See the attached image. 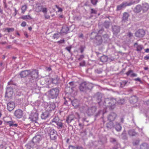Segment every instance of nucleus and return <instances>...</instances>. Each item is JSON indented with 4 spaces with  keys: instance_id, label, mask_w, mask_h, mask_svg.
Here are the masks:
<instances>
[{
    "instance_id": "obj_1",
    "label": "nucleus",
    "mask_w": 149,
    "mask_h": 149,
    "mask_svg": "<svg viewBox=\"0 0 149 149\" xmlns=\"http://www.w3.org/2000/svg\"><path fill=\"white\" fill-rule=\"evenodd\" d=\"M59 93V90L57 88H54L50 89L49 92L50 97L52 99L57 98Z\"/></svg>"
},
{
    "instance_id": "obj_2",
    "label": "nucleus",
    "mask_w": 149,
    "mask_h": 149,
    "mask_svg": "<svg viewBox=\"0 0 149 149\" xmlns=\"http://www.w3.org/2000/svg\"><path fill=\"white\" fill-rule=\"evenodd\" d=\"M41 140V137L40 135H37L35 136L32 139V142L33 143L31 144V145H28L26 146L27 148L29 149H31V146L33 144V143L36 144L38 143Z\"/></svg>"
},
{
    "instance_id": "obj_3",
    "label": "nucleus",
    "mask_w": 149,
    "mask_h": 149,
    "mask_svg": "<svg viewBox=\"0 0 149 149\" xmlns=\"http://www.w3.org/2000/svg\"><path fill=\"white\" fill-rule=\"evenodd\" d=\"M15 116L18 118H21L23 116V112L20 109H18L15 110L14 112Z\"/></svg>"
},
{
    "instance_id": "obj_4",
    "label": "nucleus",
    "mask_w": 149,
    "mask_h": 149,
    "mask_svg": "<svg viewBox=\"0 0 149 149\" xmlns=\"http://www.w3.org/2000/svg\"><path fill=\"white\" fill-rule=\"evenodd\" d=\"M49 136L52 140H55L58 136L57 132L55 130H51L50 131Z\"/></svg>"
},
{
    "instance_id": "obj_5",
    "label": "nucleus",
    "mask_w": 149,
    "mask_h": 149,
    "mask_svg": "<svg viewBox=\"0 0 149 149\" xmlns=\"http://www.w3.org/2000/svg\"><path fill=\"white\" fill-rule=\"evenodd\" d=\"M145 34V31L143 29H139L135 33V36L139 38H142L144 36Z\"/></svg>"
},
{
    "instance_id": "obj_6",
    "label": "nucleus",
    "mask_w": 149,
    "mask_h": 149,
    "mask_svg": "<svg viewBox=\"0 0 149 149\" xmlns=\"http://www.w3.org/2000/svg\"><path fill=\"white\" fill-rule=\"evenodd\" d=\"M51 111H47L42 112L41 116V119L43 120H45L51 116Z\"/></svg>"
},
{
    "instance_id": "obj_7",
    "label": "nucleus",
    "mask_w": 149,
    "mask_h": 149,
    "mask_svg": "<svg viewBox=\"0 0 149 149\" xmlns=\"http://www.w3.org/2000/svg\"><path fill=\"white\" fill-rule=\"evenodd\" d=\"M31 74L30 70H25L22 71L19 73L20 77L21 78H24Z\"/></svg>"
},
{
    "instance_id": "obj_8",
    "label": "nucleus",
    "mask_w": 149,
    "mask_h": 149,
    "mask_svg": "<svg viewBox=\"0 0 149 149\" xmlns=\"http://www.w3.org/2000/svg\"><path fill=\"white\" fill-rule=\"evenodd\" d=\"M112 31L114 34L117 35L120 31V27L119 26H112Z\"/></svg>"
},
{
    "instance_id": "obj_9",
    "label": "nucleus",
    "mask_w": 149,
    "mask_h": 149,
    "mask_svg": "<svg viewBox=\"0 0 149 149\" xmlns=\"http://www.w3.org/2000/svg\"><path fill=\"white\" fill-rule=\"evenodd\" d=\"M15 103L13 102H10L7 104V109L9 111L13 110L15 107Z\"/></svg>"
},
{
    "instance_id": "obj_10",
    "label": "nucleus",
    "mask_w": 149,
    "mask_h": 149,
    "mask_svg": "<svg viewBox=\"0 0 149 149\" xmlns=\"http://www.w3.org/2000/svg\"><path fill=\"white\" fill-rule=\"evenodd\" d=\"M117 116L116 114L114 113H111L108 117V120L110 122L113 121Z\"/></svg>"
},
{
    "instance_id": "obj_11",
    "label": "nucleus",
    "mask_w": 149,
    "mask_h": 149,
    "mask_svg": "<svg viewBox=\"0 0 149 149\" xmlns=\"http://www.w3.org/2000/svg\"><path fill=\"white\" fill-rule=\"evenodd\" d=\"M131 3H123L120 5L117 6V10H121L123 8H124L127 6L131 5Z\"/></svg>"
},
{
    "instance_id": "obj_12",
    "label": "nucleus",
    "mask_w": 149,
    "mask_h": 149,
    "mask_svg": "<svg viewBox=\"0 0 149 149\" xmlns=\"http://www.w3.org/2000/svg\"><path fill=\"white\" fill-rule=\"evenodd\" d=\"M31 75V78L33 80L37 78L38 76V73L36 71L34 70L32 72L31 71V74H29Z\"/></svg>"
},
{
    "instance_id": "obj_13",
    "label": "nucleus",
    "mask_w": 149,
    "mask_h": 149,
    "mask_svg": "<svg viewBox=\"0 0 149 149\" xmlns=\"http://www.w3.org/2000/svg\"><path fill=\"white\" fill-rule=\"evenodd\" d=\"M95 107H92L88 108L86 111V113L88 115H90L92 113L95 112Z\"/></svg>"
},
{
    "instance_id": "obj_14",
    "label": "nucleus",
    "mask_w": 149,
    "mask_h": 149,
    "mask_svg": "<svg viewBox=\"0 0 149 149\" xmlns=\"http://www.w3.org/2000/svg\"><path fill=\"white\" fill-rule=\"evenodd\" d=\"M134 46L136 48V50L138 52H141L143 49V46L141 45H138L137 43H135L134 44Z\"/></svg>"
},
{
    "instance_id": "obj_15",
    "label": "nucleus",
    "mask_w": 149,
    "mask_h": 149,
    "mask_svg": "<svg viewBox=\"0 0 149 149\" xmlns=\"http://www.w3.org/2000/svg\"><path fill=\"white\" fill-rule=\"evenodd\" d=\"M30 118L32 122L36 123L38 119V116L36 113H34L31 116V117H30Z\"/></svg>"
},
{
    "instance_id": "obj_16",
    "label": "nucleus",
    "mask_w": 149,
    "mask_h": 149,
    "mask_svg": "<svg viewBox=\"0 0 149 149\" xmlns=\"http://www.w3.org/2000/svg\"><path fill=\"white\" fill-rule=\"evenodd\" d=\"M72 104L75 108H77L79 107V101L77 99H74L72 101Z\"/></svg>"
},
{
    "instance_id": "obj_17",
    "label": "nucleus",
    "mask_w": 149,
    "mask_h": 149,
    "mask_svg": "<svg viewBox=\"0 0 149 149\" xmlns=\"http://www.w3.org/2000/svg\"><path fill=\"white\" fill-rule=\"evenodd\" d=\"M129 15L127 12H125L123 14L122 21V22H125L126 21L128 20Z\"/></svg>"
},
{
    "instance_id": "obj_18",
    "label": "nucleus",
    "mask_w": 149,
    "mask_h": 149,
    "mask_svg": "<svg viewBox=\"0 0 149 149\" xmlns=\"http://www.w3.org/2000/svg\"><path fill=\"white\" fill-rule=\"evenodd\" d=\"M96 40L97 45L101 44L102 42V39L101 36H96Z\"/></svg>"
},
{
    "instance_id": "obj_19",
    "label": "nucleus",
    "mask_w": 149,
    "mask_h": 149,
    "mask_svg": "<svg viewBox=\"0 0 149 149\" xmlns=\"http://www.w3.org/2000/svg\"><path fill=\"white\" fill-rule=\"evenodd\" d=\"M72 120H74L73 114L69 115L66 119V121L68 124L70 123Z\"/></svg>"
},
{
    "instance_id": "obj_20",
    "label": "nucleus",
    "mask_w": 149,
    "mask_h": 149,
    "mask_svg": "<svg viewBox=\"0 0 149 149\" xmlns=\"http://www.w3.org/2000/svg\"><path fill=\"white\" fill-rule=\"evenodd\" d=\"M86 86V83L83 82L79 86V88L80 91H83L85 90Z\"/></svg>"
},
{
    "instance_id": "obj_21",
    "label": "nucleus",
    "mask_w": 149,
    "mask_h": 149,
    "mask_svg": "<svg viewBox=\"0 0 149 149\" xmlns=\"http://www.w3.org/2000/svg\"><path fill=\"white\" fill-rule=\"evenodd\" d=\"M6 123L8 124L10 126L17 127L18 125L17 124L15 123V122L13 121H6Z\"/></svg>"
},
{
    "instance_id": "obj_22",
    "label": "nucleus",
    "mask_w": 149,
    "mask_h": 149,
    "mask_svg": "<svg viewBox=\"0 0 149 149\" xmlns=\"http://www.w3.org/2000/svg\"><path fill=\"white\" fill-rule=\"evenodd\" d=\"M142 9V8L140 5H137L134 9L135 12L137 13L140 12Z\"/></svg>"
},
{
    "instance_id": "obj_23",
    "label": "nucleus",
    "mask_w": 149,
    "mask_h": 149,
    "mask_svg": "<svg viewBox=\"0 0 149 149\" xmlns=\"http://www.w3.org/2000/svg\"><path fill=\"white\" fill-rule=\"evenodd\" d=\"M73 118L74 120L76 119H77L79 121L80 118L79 114L77 113H76L74 114H73Z\"/></svg>"
},
{
    "instance_id": "obj_24",
    "label": "nucleus",
    "mask_w": 149,
    "mask_h": 149,
    "mask_svg": "<svg viewBox=\"0 0 149 149\" xmlns=\"http://www.w3.org/2000/svg\"><path fill=\"white\" fill-rule=\"evenodd\" d=\"M100 59L102 62H105L107 61L108 58L107 56L103 55L101 57Z\"/></svg>"
},
{
    "instance_id": "obj_25",
    "label": "nucleus",
    "mask_w": 149,
    "mask_h": 149,
    "mask_svg": "<svg viewBox=\"0 0 149 149\" xmlns=\"http://www.w3.org/2000/svg\"><path fill=\"white\" fill-rule=\"evenodd\" d=\"M20 18L23 19H32V18L29 15L22 16Z\"/></svg>"
},
{
    "instance_id": "obj_26",
    "label": "nucleus",
    "mask_w": 149,
    "mask_h": 149,
    "mask_svg": "<svg viewBox=\"0 0 149 149\" xmlns=\"http://www.w3.org/2000/svg\"><path fill=\"white\" fill-rule=\"evenodd\" d=\"M115 128L117 131H119L121 130L122 127L120 124L116 123L115 125Z\"/></svg>"
},
{
    "instance_id": "obj_27",
    "label": "nucleus",
    "mask_w": 149,
    "mask_h": 149,
    "mask_svg": "<svg viewBox=\"0 0 149 149\" xmlns=\"http://www.w3.org/2000/svg\"><path fill=\"white\" fill-rule=\"evenodd\" d=\"M49 110L50 111L54 110L56 108V106L55 104L53 103L50 104L49 105Z\"/></svg>"
},
{
    "instance_id": "obj_28",
    "label": "nucleus",
    "mask_w": 149,
    "mask_h": 149,
    "mask_svg": "<svg viewBox=\"0 0 149 149\" xmlns=\"http://www.w3.org/2000/svg\"><path fill=\"white\" fill-rule=\"evenodd\" d=\"M62 31L63 33H66L69 31V28L66 26H63L62 29Z\"/></svg>"
},
{
    "instance_id": "obj_29",
    "label": "nucleus",
    "mask_w": 149,
    "mask_h": 149,
    "mask_svg": "<svg viewBox=\"0 0 149 149\" xmlns=\"http://www.w3.org/2000/svg\"><path fill=\"white\" fill-rule=\"evenodd\" d=\"M59 121V118L58 117H55L51 121V123L52 124L53 123H55L56 124L58 121Z\"/></svg>"
},
{
    "instance_id": "obj_30",
    "label": "nucleus",
    "mask_w": 149,
    "mask_h": 149,
    "mask_svg": "<svg viewBox=\"0 0 149 149\" xmlns=\"http://www.w3.org/2000/svg\"><path fill=\"white\" fill-rule=\"evenodd\" d=\"M55 124L57 125V127L58 129H61L63 127V123L59 121Z\"/></svg>"
},
{
    "instance_id": "obj_31",
    "label": "nucleus",
    "mask_w": 149,
    "mask_h": 149,
    "mask_svg": "<svg viewBox=\"0 0 149 149\" xmlns=\"http://www.w3.org/2000/svg\"><path fill=\"white\" fill-rule=\"evenodd\" d=\"M149 8V6L147 4L143 5L142 9L144 12L147 11Z\"/></svg>"
},
{
    "instance_id": "obj_32",
    "label": "nucleus",
    "mask_w": 149,
    "mask_h": 149,
    "mask_svg": "<svg viewBox=\"0 0 149 149\" xmlns=\"http://www.w3.org/2000/svg\"><path fill=\"white\" fill-rule=\"evenodd\" d=\"M141 149H148V146L147 144L144 143L142 144L141 146Z\"/></svg>"
},
{
    "instance_id": "obj_33",
    "label": "nucleus",
    "mask_w": 149,
    "mask_h": 149,
    "mask_svg": "<svg viewBox=\"0 0 149 149\" xmlns=\"http://www.w3.org/2000/svg\"><path fill=\"white\" fill-rule=\"evenodd\" d=\"M27 6L26 5H23L21 8L22 12L21 13L22 14H24L25 11L26 10Z\"/></svg>"
},
{
    "instance_id": "obj_34",
    "label": "nucleus",
    "mask_w": 149,
    "mask_h": 149,
    "mask_svg": "<svg viewBox=\"0 0 149 149\" xmlns=\"http://www.w3.org/2000/svg\"><path fill=\"white\" fill-rule=\"evenodd\" d=\"M128 133L130 136H134L136 134V133L135 132L132 130H130Z\"/></svg>"
},
{
    "instance_id": "obj_35",
    "label": "nucleus",
    "mask_w": 149,
    "mask_h": 149,
    "mask_svg": "<svg viewBox=\"0 0 149 149\" xmlns=\"http://www.w3.org/2000/svg\"><path fill=\"white\" fill-rule=\"evenodd\" d=\"M127 83V81H122L120 83V86L123 87L125 86L126 84Z\"/></svg>"
},
{
    "instance_id": "obj_36",
    "label": "nucleus",
    "mask_w": 149,
    "mask_h": 149,
    "mask_svg": "<svg viewBox=\"0 0 149 149\" xmlns=\"http://www.w3.org/2000/svg\"><path fill=\"white\" fill-rule=\"evenodd\" d=\"M113 125V123L111 122L108 123L107 125V128H111Z\"/></svg>"
},
{
    "instance_id": "obj_37",
    "label": "nucleus",
    "mask_w": 149,
    "mask_h": 149,
    "mask_svg": "<svg viewBox=\"0 0 149 149\" xmlns=\"http://www.w3.org/2000/svg\"><path fill=\"white\" fill-rule=\"evenodd\" d=\"M14 30V28H6L5 29V31H7L8 32L13 31Z\"/></svg>"
},
{
    "instance_id": "obj_38",
    "label": "nucleus",
    "mask_w": 149,
    "mask_h": 149,
    "mask_svg": "<svg viewBox=\"0 0 149 149\" xmlns=\"http://www.w3.org/2000/svg\"><path fill=\"white\" fill-rule=\"evenodd\" d=\"M91 1L92 4L93 5H95L97 4L98 2L97 0H91Z\"/></svg>"
},
{
    "instance_id": "obj_39",
    "label": "nucleus",
    "mask_w": 149,
    "mask_h": 149,
    "mask_svg": "<svg viewBox=\"0 0 149 149\" xmlns=\"http://www.w3.org/2000/svg\"><path fill=\"white\" fill-rule=\"evenodd\" d=\"M55 6L58 9L57 12H62L63 11L62 9L60 7H59V6L58 5H56Z\"/></svg>"
},
{
    "instance_id": "obj_40",
    "label": "nucleus",
    "mask_w": 149,
    "mask_h": 149,
    "mask_svg": "<svg viewBox=\"0 0 149 149\" xmlns=\"http://www.w3.org/2000/svg\"><path fill=\"white\" fill-rule=\"evenodd\" d=\"M133 72V70H129L126 73V74L127 76H128L130 75V74H131V73H132Z\"/></svg>"
},
{
    "instance_id": "obj_41",
    "label": "nucleus",
    "mask_w": 149,
    "mask_h": 149,
    "mask_svg": "<svg viewBox=\"0 0 149 149\" xmlns=\"http://www.w3.org/2000/svg\"><path fill=\"white\" fill-rule=\"evenodd\" d=\"M41 10L42 12L44 13H45V14L47 12V9L46 8H42L41 9Z\"/></svg>"
},
{
    "instance_id": "obj_42",
    "label": "nucleus",
    "mask_w": 149,
    "mask_h": 149,
    "mask_svg": "<svg viewBox=\"0 0 149 149\" xmlns=\"http://www.w3.org/2000/svg\"><path fill=\"white\" fill-rule=\"evenodd\" d=\"M45 18L46 19H49L50 18V16L49 15H47V14L45 13L44 15Z\"/></svg>"
},
{
    "instance_id": "obj_43",
    "label": "nucleus",
    "mask_w": 149,
    "mask_h": 149,
    "mask_svg": "<svg viewBox=\"0 0 149 149\" xmlns=\"http://www.w3.org/2000/svg\"><path fill=\"white\" fill-rule=\"evenodd\" d=\"M65 42V40L63 39L62 40H60L58 41L57 42V43L59 44L64 43Z\"/></svg>"
},
{
    "instance_id": "obj_44",
    "label": "nucleus",
    "mask_w": 149,
    "mask_h": 149,
    "mask_svg": "<svg viewBox=\"0 0 149 149\" xmlns=\"http://www.w3.org/2000/svg\"><path fill=\"white\" fill-rule=\"evenodd\" d=\"M80 66H84L85 65V61H83L81 62L79 64Z\"/></svg>"
},
{
    "instance_id": "obj_45",
    "label": "nucleus",
    "mask_w": 149,
    "mask_h": 149,
    "mask_svg": "<svg viewBox=\"0 0 149 149\" xmlns=\"http://www.w3.org/2000/svg\"><path fill=\"white\" fill-rule=\"evenodd\" d=\"M91 14H96L97 13L96 11V10H94V9H93V8H91Z\"/></svg>"
},
{
    "instance_id": "obj_46",
    "label": "nucleus",
    "mask_w": 149,
    "mask_h": 149,
    "mask_svg": "<svg viewBox=\"0 0 149 149\" xmlns=\"http://www.w3.org/2000/svg\"><path fill=\"white\" fill-rule=\"evenodd\" d=\"M84 55H81L80 56L79 58L78 59V60L81 61L84 58Z\"/></svg>"
},
{
    "instance_id": "obj_47",
    "label": "nucleus",
    "mask_w": 149,
    "mask_h": 149,
    "mask_svg": "<svg viewBox=\"0 0 149 149\" xmlns=\"http://www.w3.org/2000/svg\"><path fill=\"white\" fill-rule=\"evenodd\" d=\"M26 23L25 22H23L21 24V26L22 27H25L26 25Z\"/></svg>"
},
{
    "instance_id": "obj_48",
    "label": "nucleus",
    "mask_w": 149,
    "mask_h": 149,
    "mask_svg": "<svg viewBox=\"0 0 149 149\" xmlns=\"http://www.w3.org/2000/svg\"><path fill=\"white\" fill-rule=\"evenodd\" d=\"M84 48L82 46H81L80 47V48L79 49L80 50V52L81 53H82L84 51Z\"/></svg>"
},
{
    "instance_id": "obj_49",
    "label": "nucleus",
    "mask_w": 149,
    "mask_h": 149,
    "mask_svg": "<svg viewBox=\"0 0 149 149\" xmlns=\"http://www.w3.org/2000/svg\"><path fill=\"white\" fill-rule=\"evenodd\" d=\"M69 149H76L75 147L72 146H70L69 147Z\"/></svg>"
},
{
    "instance_id": "obj_50",
    "label": "nucleus",
    "mask_w": 149,
    "mask_h": 149,
    "mask_svg": "<svg viewBox=\"0 0 149 149\" xmlns=\"http://www.w3.org/2000/svg\"><path fill=\"white\" fill-rule=\"evenodd\" d=\"M110 141L112 142H114L116 141V139L113 138H111L110 139Z\"/></svg>"
},
{
    "instance_id": "obj_51",
    "label": "nucleus",
    "mask_w": 149,
    "mask_h": 149,
    "mask_svg": "<svg viewBox=\"0 0 149 149\" xmlns=\"http://www.w3.org/2000/svg\"><path fill=\"white\" fill-rule=\"evenodd\" d=\"M137 76V75L136 73H132L131 74V77H136Z\"/></svg>"
},
{
    "instance_id": "obj_52",
    "label": "nucleus",
    "mask_w": 149,
    "mask_h": 149,
    "mask_svg": "<svg viewBox=\"0 0 149 149\" xmlns=\"http://www.w3.org/2000/svg\"><path fill=\"white\" fill-rule=\"evenodd\" d=\"M66 49L69 52H70L71 49V47H67L66 48Z\"/></svg>"
},
{
    "instance_id": "obj_53",
    "label": "nucleus",
    "mask_w": 149,
    "mask_h": 149,
    "mask_svg": "<svg viewBox=\"0 0 149 149\" xmlns=\"http://www.w3.org/2000/svg\"><path fill=\"white\" fill-rule=\"evenodd\" d=\"M76 148V149H83V148L81 146H78Z\"/></svg>"
},
{
    "instance_id": "obj_54",
    "label": "nucleus",
    "mask_w": 149,
    "mask_h": 149,
    "mask_svg": "<svg viewBox=\"0 0 149 149\" xmlns=\"http://www.w3.org/2000/svg\"><path fill=\"white\" fill-rule=\"evenodd\" d=\"M128 36H129V37H131L133 36V34L132 33H131L130 32H129L128 34Z\"/></svg>"
},
{
    "instance_id": "obj_55",
    "label": "nucleus",
    "mask_w": 149,
    "mask_h": 149,
    "mask_svg": "<svg viewBox=\"0 0 149 149\" xmlns=\"http://www.w3.org/2000/svg\"><path fill=\"white\" fill-rule=\"evenodd\" d=\"M57 35L56 34H54V35L53 36L54 39H55L56 38L57 39L58 38V37L56 36Z\"/></svg>"
},
{
    "instance_id": "obj_56",
    "label": "nucleus",
    "mask_w": 149,
    "mask_h": 149,
    "mask_svg": "<svg viewBox=\"0 0 149 149\" xmlns=\"http://www.w3.org/2000/svg\"><path fill=\"white\" fill-rule=\"evenodd\" d=\"M134 80L135 81H139L140 82L141 81V80L140 79V78H139L134 79Z\"/></svg>"
},
{
    "instance_id": "obj_57",
    "label": "nucleus",
    "mask_w": 149,
    "mask_h": 149,
    "mask_svg": "<svg viewBox=\"0 0 149 149\" xmlns=\"http://www.w3.org/2000/svg\"><path fill=\"white\" fill-rule=\"evenodd\" d=\"M47 70L48 71H50L52 70V69L51 67H48L47 68Z\"/></svg>"
},
{
    "instance_id": "obj_58",
    "label": "nucleus",
    "mask_w": 149,
    "mask_h": 149,
    "mask_svg": "<svg viewBox=\"0 0 149 149\" xmlns=\"http://www.w3.org/2000/svg\"><path fill=\"white\" fill-rule=\"evenodd\" d=\"M144 59L146 60H148L149 59V56H146L144 58Z\"/></svg>"
},
{
    "instance_id": "obj_59",
    "label": "nucleus",
    "mask_w": 149,
    "mask_h": 149,
    "mask_svg": "<svg viewBox=\"0 0 149 149\" xmlns=\"http://www.w3.org/2000/svg\"><path fill=\"white\" fill-rule=\"evenodd\" d=\"M24 35L25 36L26 38H28L29 36L26 32H25L24 33Z\"/></svg>"
},
{
    "instance_id": "obj_60",
    "label": "nucleus",
    "mask_w": 149,
    "mask_h": 149,
    "mask_svg": "<svg viewBox=\"0 0 149 149\" xmlns=\"http://www.w3.org/2000/svg\"><path fill=\"white\" fill-rule=\"evenodd\" d=\"M145 52H146L148 53L149 52V49L147 48L145 49Z\"/></svg>"
},
{
    "instance_id": "obj_61",
    "label": "nucleus",
    "mask_w": 149,
    "mask_h": 149,
    "mask_svg": "<svg viewBox=\"0 0 149 149\" xmlns=\"http://www.w3.org/2000/svg\"><path fill=\"white\" fill-rule=\"evenodd\" d=\"M63 17H64V16L62 15H60L59 16V17L60 18H63Z\"/></svg>"
},
{
    "instance_id": "obj_62",
    "label": "nucleus",
    "mask_w": 149,
    "mask_h": 149,
    "mask_svg": "<svg viewBox=\"0 0 149 149\" xmlns=\"http://www.w3.org/2000/svg\"><path fill=\"white\" fill-rule=\"evenodd\" d=\"M6 42H1L0 43V44H2V45H4V44H6Z\"/></svg>"
},
{
    "instance_id": "obj_63",
    "label": "nucleus",
    "mask_w": 149,
    "mask_h": 149,
    "mask_svg": "<svg viewBox=\"0 0 149 149\" xmlns=\"http://www.w3.org/2000/svg\"><path fill=\"white\" fill-rule=\"evenodd\" d=\"M32 28L30 26L28 28V29L29 31H31L32 30Z\"/></svg>"
},
{
    "instance_id": "obj_64",
    "label": "nucleus",
    "mask_w": 149,
    "mask_h": 149,
    "mask_svg": "<svg viewBox=\"0 0 149 149\" xmlns=\"http://www.w3.org/2000/svg\"><path fill=\"white\" fill-rule=\"evenodd\" d=\"M83 37V34H81L79 36V38H82Z\"/></svg>"
}]
</instances>
